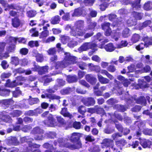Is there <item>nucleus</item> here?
I'll return each instance as SVG.
<instances>
[{
  "instance_id": "obj_49",
  "label": "nucleus",
  "mask_w": 152,
  "mask_h": 152,
  "mask_svg": "<svg viewBox=\"0 0 152 152\" xmlns=\"http://www.w3.org/2000/svg\"><path fill=\"white\" fill-rule=\"evenodd\" d=\"M96 25L97 23L96 22L94 21L91 22L89 23V24L88 25V28H87V29H93L96 26Z\"/></svg>"
},
{
  "instance_id": "obj_22",
  "label": "nucleus",
  "mask_w": 152,
  "mask_h": 152,
  "mask_svg": "<svg viewBox=\"0 0 152 152\" xmlns=\"http://www.w3.org/2000/svg\"><path fill=\"white\" fill-rule=\"evenodd\" d=\"M140 36L138 34H134L132 36L131 40L133 43L138 42L140 39Z\"/></svg>"
},
{
  "instance_id": "obj_41",
  "label": "nucleus",
  "mask_w": 152,
  "mask_h": 152,
  "mask_svg": "<svg viewBox=\"0 0 152 152\" xmlns=\"http://www.w3.org/2000/svg\"><path fill=\"white\" fill-rule=\"evenodd\" d=\"M127 45L128 43L126 41H122L121 42L120 44L116 45V48H121L123 47L126 46Z\"/></svg>"
},
{
  "instance_id": "obj_39",
  "label": "nucleus",
  "mask_w": 152,
  "mask_h": 152,
  "mask_svg": "<svg viewBox=\"0 0 152 152\" xmlns=\"http://www.w3.org/2000/svg\"><path fill=\"white\" fill-rule=\"evenodd\" d=\"M88 10L89 11V15L92 17H95L96 16L97 12L96 11L91 8H89Z\"/></svg>"
},
{
  "instance_id": "obj_14",
  "label": "nucleus",
  "mask_w": 152,
  "mask_h": 152,
  "mask_svg": "<svg viewBox=\"0 0 152 152\" xmlns=\"http://www.w3.org/2000/svg\"><path fill=\"white\" fill-rule=\"evenodd\" d=\"M99 81L102 84H107L109 82L110 80L107 78L103 77L99 74L97 75Z\"/></svg>"
},
{
  "instance_id": "obj_54",
  "label": "nucleus",
  "mask_w": 152,
  "mask_h": 152,
  "mask_svg": "<svg viewBox=\"0 0 152 152\" xmlns=\"http://www.w3.org/2000/svg\"><path fill=\"white\" fill-rule=\"evenodd\" d=\"M15 45H12L11 46H9L6 48L7 51L8 53L13 52L15 50Z\"/></svg>"
},
{
  "instance_id": "obj_4",
  "label": "nucleus",
  "mask_w": 152,
  "mask_h": 152,
  "mask_svg": "<svg viewBox=\"0 0 152 152\" xmlns=\"http://www.w3.org/2000/svg\"><path fill=\"white\" fill-rule=\"evenodd\" d=\"M101 148H104L108 147H111L115 151H118V149L116 148L115 146L114 145V142L113 140L110 139H104L101 143Z\"/></svg>"
},
{
  "instance_id": "obj_52",
  "label": "nucleus",
  "mask_w": 152,
  "mask_h": 152,
  "mask_svg": "<svg viewBox=\"0 0 152 152\" xmlns=\"http://www.w3.org/2000/svg\"><path fill=\"white\" fill-rule=\"evenodd\" d=\"M36 14V12L34 10H31L27 12L28 16L30 17H33L35 16Z\"/></svg>"
},
{
  "instance_id": "obj_19",
  "label": "nucleus",
  "mask_w": 152,
  "mask_h": 152,
  "mask_svg": "<svg viewBox=\"0 0 152 152\" xmlns=\"http://www.w3.org/2000/svg\"><path fill=\"white\" fill-rule=\"evenodd\" d=\"M43 133V131L38 127H36L34 128L31 132V134H34V135L37 134H38Z\"/></svg>"
},
{
  "instance_id": "obj_20",
  "label": "nucleus",
  "mask_w": 152,
  "mask_h": 152,
  "mask_svg": "<svg viewBox=\"0 0 152 152\" xmlns=\"http://www.w3.org/2000/svg\"><path fill=\"white\" fill-rule=\"evenodd\" d=\"M143 8L146 10H151L152 9V1H148L145 2L143 6Z\"/></svg>"
},
{
  "instance_id": "obj_30",
  "label": "nucleus",
  "mask_w": 152,
  "mask_h": 152,
  "mask_svg": "<svg viewBox=\"0 0 152 152\" xmlns=\"http://www.w3.org/2000/svg\"><path fill=\"white\" fill-rule=\"evenodd\" d=\"M122 36L124 38H126L130 35L129 29L128 28H125L122 33Z\"/></svg>"
},
{
  "instance_id": "obj_15",
  "label": "nucleus",
  "mask_w": 152,
  "mask_h": 152,
  "mask_svg": "<svg viewBox=\"0 0 152 152\" xmlns=\"http://www.w3.org/2000/svg\"><path fill=\"white\" fill-rule=\"evenodd\" d=\"M12 24L14 27H18L22 24L21 21L17 18H15L12 19Z\"/></svg>"
},
{
  "instance_id": "obj_16",
  "label": "nucleus",
  "mask_w": 152,
  "mask_h": 152,
  "mask_svg": "<svg viewBox=\"0 0 152 152\" xmlns=\"http://www.w3.org/2000/svg\"><path fill=\"white\" fill-rule=\"evenodd\" d=\"M83 10L82 8H79L75 9L73 13L72 14L73 17H79L83 14Z\"/></svg>"
},
{
  "instance_id": "obj_50",
  "label": "nucleus",
  "mask_w": 152,
  "mask_h": 152,
  "mask_svg": "<svg viewBox=\"0 0 152 152\" xmlns=\"http://www.w3.org/2000/svg\"><path fill=\"white\" fill-rule=\"evenodd\" d=\"M96 112L97 113L102 114V115L104 114V110L103 109L99 107L98 106H96Z\"/></svg>"
},
{
  "instance_id": "obj_8",
  "label": "nucleus",
  "mask_w": 152,
  "mask_h": 152,
  "mask_svg": "<svg viewBox=\"0 0 152 152\" xmlns=\"http://www.w3.org/2000/svg\"><path fill=\"white\" fill-rule=\"evenodd\" d=\"M82 102L85 105L88 106L93 105L95 103V101L92 97L83 98Z\"/></svg>"
},
{
  "instance_id": "obj_32",
  "label": "nucleus",
  "mask_w": 152,
  "mask_h": 152,
  "mask_svg": "<svg viewBox=\"0 0 152 152\" xmlns=\"http://www.w3.org/2000/svg\"><path fill=\"white\" fill-rule=\"evenodd\" d=\"M11 63L16 66L19 64V60L18 58L17 57H13L11 58Z\"/></svg>"
},
{
  "instance_id": "obj_11",
  "label": "nucleus",
  "mask_w": 152,
  "mask_h": 152,
  "mask_svg": "<svg viewBox=\"0 0 152 152\" xmlns=\"http://www.w3.org/2000/svg\"><path fill=\"white\" fill-rule=\"evenodd\" d=\"M22 84L21 83H18L16 82V80H15L12 82H10L9 79L7 80L6 83H5V86L7 87H14L17 85H22Z\"/></svg>"
},
{
  "instance_id": "obj_64",
  "label": "nucleus",
  "mask_w": 152,
  "mask_h": 152,
  "mask_svg": "<svg viewBox=\"0 0 152 152\" xmlns=\"http://www.w3.org/2000/svg\"><path fill=\"white\" fill-rule=\"evenodd\" d=\"M107 70L110 72H114L115 71L116 69L114 66L110 65L107 67Z\"/></svg>"
},
{
  "instance_id": "obj_44",
  "label": "nucleus",
  "mask_w": 152,
  "mask_h": 152,
  "mask_svg": "<svg viewBox=\"0 0 152 152\" xmlns=\"http://www.w3.org/2000/svg\"><path fill=\"white\" fill-rule=\"evenodd\" d=\"M28 45L31 47H33L34 46L37 47L39 46L38 42L37 41H30L28 42Z\"/></svg>"
},
{
  "instance_id": "obj_31",
  "label": "nucleus",
  "mask_w": 152,
  "mask_h": 152,
  "mask_svg": "<svg viewBox=\"0 0 152 152\" xmlns=\"http://www.w3.org/2000/svg\"><path fill=\"white\" fill-rule=\"evenodd\" d=\"M72 91V89L70 88H68L63 89L60 92L62 94H67L71 92Z\"/></svg>"
},
{
  "instance_id": "obj_59",
  "label": "nucleus",
  "mask_w": 152,
  "mask_h": 152,
  "mask_svg": "<svg viewBox=\"0 0 152 152\" xmlns=\"http://www.w3.org/2000/svg\"><path fill=\"white\" fill-rule=\"evenodd\" d=\"M37 61L41 62L43 60L42 55L40 54H38L36 56Z\"/></svg>"
},
{
  "instance_id": "obj_37",
  "label": "nucleus",
  "mask_w": 152,
  "mask_h": 152,
  "mask_svg": "<svg viewBox=\"0 0 152 152\" xmlns=\"http://www.w3.org/2000/svg\"><path fill=\"white\" fill-rule=\"evenodd\" d=\"M10 91L6 89H4L0 90V95L1 96H8L10 93Z\"/></svg>"
},
{
  "instance_id": "obj_24",
  "label": "nucleus",
  "mask_w": 152,
  "mask_h": 152,
  "mask_svg": "<svg viewBox=\"0 0 152 152\" xmlns=\"http://www.w3.org/2000/svg\"><path fill=\"white\" fill-rule=\"evenodd\" d=\"M151 21L150 20H147L144 22L142 24L140 25L139 29L141 30L144 28L147 27L151 23Z\"/></svg>"
},
{
  "instance_id": "obj_40",
  "label": "nucleus",
  "mask_w": 152,
  "mask_h": 152,
  "mask_svg": "<svg viewBox=\"0 0 152 152\" xmlns=\"http://www.w3.org/2000/svg\"><path fill=\"white\" fill-rule=\"evenodd\" d=\"M61 40L64 44H65L69 40V37L67 36L61 35Z\"/></svg>"
},
{
  "instance_id": "obj_5",
  "label": "nucleus",
  "mask_w": 152,
  "mask_h": 152,
  "mask_svg": "<svg viewBox=\"0 0 152 152\" xmlns=\"http://www.w3.org/2000/svg\"><path fill=\"white\" fill-rule=\"evenodd\" d=\"M44 123L48 126H54L56 125V120L51 114L48 115L47 119L45 120Z\"/></svg>"
},
{
  "instance_id": "obj_53",
  "label": "nucleus",
  "mask_w": 152,
  "mask_h": 152,
  "mask_svg": "<svg viewBox=\"0 0 152 152\" xmlns=\"http://www.w3.org/2000/svg\"><path fill=\"white\" fill-rule=\"evenodd\" d=\"M81 126V123L80 122L75 121L73 125V127L77 129H80Z\"/></svg>"
},
{
  "instance_id": "obj_57",
  "label": "nucleus",
  "mask_w": 152,
  "mask_h": 152,
  "mask_svg": "<svg viewBox=\"0 0 152 152\" xmlns=\"http://www.w3.org/2000/svg\"><path fill=\"white\" fill-rule=\"evenodd\" d=\"M6 43L4 42H0V53L4 51Z\"/></svg>"
},
{
  "instance_id": "obj_10",
  "label": "nucleus",
  "mask_w": 152,
  "mask_h": 152,
  "mask_svg": "<svg viewBox=\"0 0 152 152\" xmlns=\"http://www.w3.org/2000/svg\"><path fill=\"white\" fill-rule=\"evenodd\" d=\"M126 144V142L124 139H121V140L117 141L115 142V145L117 147L116 148L118 149V151H115L116 152H120L122 149V148Z\"/></svg>"
},
{
  "instance_id": "obj_61",
  "label": "nucleus",
  "mask_w": 152,
  "mask_h": 152,
  "mask_svg": "<svg viewBox=\"0 0 152 152\" xmlns=\"http://www.w3.org/2000/svg\"><path fill=\"white\" fill-rule=\"evenodd\" d=\"M85 140L87 141L91 142L94 141V139L91 136L88 135L85 136Z\"/></svg>"
},
{
  "instance_id": "obj_55",
  "label": "nucleus",
  "mask_w": 152,
  "mask_h": 152,
  "mask_svg": "<svg viewBox=\"0 0 152 152\" xmlns=\"http://www.w3.org/2000/svg\"><path fill=\"white\" fill-rule=\"evenodd\" d=\"M30 139L28 138V137H23L21 138L20 139V142L22 143H23L25 142H27V143L28 145V143L30 142H32L30 141L29 140Z\"/></svg>"
},
{
  "instance_id": "obj_9",
  "label": "nucleus",
  "mask_w": 152,
  "mask_h": 152,
  "mask_svg": "<svg viewBox=\"0 0 152 152\" xmlns=\"http://www.w3.org/2000/svg\"><path fill=\"white\" fill-rule=\"evenodd\" d=\"M35 69L34 70L37 71L39 74H42L48 72V66H45L43 67H40L39 66H35Z\"/></svg>"
},
{
  "instance_id": "obj_58",
  "label": "nucleus",
  "mask_w": 152,
  "mask_h": 152,
  "mask_svg": "<svg viewBox=\"0 0 152 152\" xmlns=\"http://www.w3.org/2000/svg\"><path fill=\"white\" fill-rule=\"evenodd\" d=\"M47 96L48 97L50 98H51L52 99H59L61 98L60 96L55 94L51 95L50 94H49V95H48Z\"/></svg>"
},
{
  "instance_id": "obj_2",
  "label": "nucleus",
  "mask_w": 152,
  "mask_h": 152,
  "mask_svg": "<svg viewBox=\"0 0 152 152\" xmlns=\"http://www.w3.org/2000/svg\"><path fill=\"white\" fill-rule=\"evenodd\" d=\"M65 56L63 62H58L56 63L55 67L56 69L64 68L76 63L75 57L71 56L69 53H65Z\"/></svg>"
},
{
  "instance_id": "obj_34",
  "label": "nucleus",
  "mask_w": 152,
  "mask_h": 152,
  "mask_svg": "<svg viewBox=\"0 0 152 152\" xmlns=\"http://www.w3.org/2000/svg\"><path fill=\"white\" fill-rule=\"evenodd\" d=\"M108 114H109L111 117L112 119L113 120L115 117L116 118L119 120H122L123 118L121 116L118 114H117V113H115L114 115L112 114V115L110 114L109 113Z\"/></svg>"
},
{
  "instance_id": "obj_51",
  "label": "nucleus",
  "mask_w": 152,
  "mask_h": 152,
  "mask_svg": "<svg viewBox=\"0 0 152 152\" xmlns=\"http://www.w3.org/2000/svg\"><path fill=\"white\" fill-rule=\"evenodd\" d=\"M127 23L129 26H131L136 24V20L133 21L132 18H130L127 21Z\"/></svg>"
},
{
  "instance_id": "obj_48",
  "label": "nucleus",
  "mask_w": 152,
  "mask_h": 152,
  "mask_svg": "<svg viewBox=\"0 0 152 152\" xmlns=\"http://www.w3.org/2000/svg\"><path fill=\"white\" fill-rule=\"evenodd\" d=\"M9 56V53L7 51L3 53H0V59H2L4 58H7Z\"/></svg>"
},
{
  "instance_id": "obj_47",
  "label": "nucleus",
  "mask_w": 152,
  "mask_h": 152,
  "mask_svg": "<svg viewBox=\"0 0 152 152\" xmlns=\"http://www.w3.org/2000/svg\"><path fill=\"white\" fill-rule=\"evenodd\" d=\"M43 133H40V134H37L34 135V138L35 140H42L44 138L43 134Z\"/></svg>"
},
{
  "instance_id": "obj_60",
  "label": "nucleus",
  "mask_w": 152,
  "mask_h": 152,
  "mask_svg": "<svg viewBox=\"0 0 152 152\" xmlns=\"http://www.w3.org/2000/svg\"><path fill=\"white\" fill-rule=\"evenodd\" d=\"M47 52L49 55H53L56 52V49L55 48H50L48 50Z\"/></svg>"
},
{
  "instance_id": "obj_28",
  "label": "nucleus",
  "mask_w": 152,
  "mask_h": 152,
  "mask_svg": "<svg viewBox=\"0 0 152 152\" xmlns=\"http://www.w3.org/2000/svg\"><path fill=\"white\" fill-rule=\"evenodd\" d=\"M44 31H42L40 36V37L43 38L47 37L49 34V31L46 30L47 27L46 26H44L43 27Z\"/></svg>"
},
{
  "instance_id": "obj_18",
  "label": "nucleus",
  "mask_w": 152,
  "mask_h": 152,
  "mask_svg": "<svg viewBox=\"0 0 152 152\" xmlns=\"http://www.w3.org/2000/svg\"><path fill=\"white\" fill-rule=\"evenodd\" d=\"M66 80L68 82L72 83L75 82L77 81V79L75 75H69L67 76Z\"/></svg>"
},
{
  "instance_id": "obj_42",
  "label": "nucleus",
  "mask_w": 152,
  "mask_h": 152,
  "mask_svg": "<svg viewBox=\"0 0 152 152\" xmlns=\"http://www.w3.org/2000/svg\"><path fill=\"white\" fill-rule=\"evenodd\" d=\"M110 23H109L105 22L101 25L102 29L105 30L110 28Z\"/></svg>"
},
{
  "instance_id": "obj_38",
  "label": "nucleus",
  "mask_w": 152,
  "mask_h": 152,
  "mask_svg": "<svg viewBox=\"0 0 152 152\" xmlns=\"http://www.w3.org/2000/svg\"><path fill=\"white\" fill-rule=\"evenodd\" d=\"M132 14L134 17L137 19L140 20L142 19L143 14L138 12L134 11Z\"/></svg>"
},
{
  "instance_id": "obj_27",
  "label": "nucleus",
  "mask_w": 152,
  "mask_h": 152,
  "mask_svg": "<svg viewBox=\"0 0 152 152\" xmlns=\"http://www.w3.org/2000/svg\"><path fill=\"white\" fill-rule=\"evenodd\" d=\"M10 144L17 145L19 143V142L15 137H12L8 140Z\"/></svg>"
},
{
  "instance_id": "obj_45",
  "label": "nucleus",
  "mask_w": 152,
  "mask_h": 152,
  "mask_svg": "<svg viewBox=\"0 0 152 152\" xmlns=\"http://www.w3.org/2000/svg\"><path fill=\"white\" fill-rule=\"evenodd\" d=\"M145 47H147V46H146L145 44L142 42L136 47V49L138 50H140L143 49Z\"/></svg>"
},
{
  "instance_id": "obj_3",
  "label": "nucleus",
  "mask_w": 152,
  "mask_h": 152,
  "mask_svg": "<svg viewBox=\"0 0 152 152\" xmlns=\"http://www.w3.org/2000/svg\"><path fill=\"white\" fill-rule=\"evenodd\" d=\"M84 26V21L81 20L77 21L74 26L75 30H72L71 32V35L77 37H82L85 33V30H82Z\"/></svg>"
},
{
  "instance_id": "obj_1",
  "label": "nucleus",
  "mask_w": 152,
  "mask_h": 152,
  "mask_svg": "<svg viewBox=\"0 0 152 152\" xmlns=\"http://www.w3.org/2000/svg\"><path fill=\"white\" fill-rule=\"evenodd\" d=\"M80 137V134L79 133H74L72 134L69 138L71 141L75 142L73 145L67 143V140L66 138H59L58 142L59 146L68 148L72 150L79 148L81 147V143L79 140Z\"/></svg>"
},
{
  "instance_id": "obj_63",
  "label": "nucleus",
  "mask_w": 152,
  "mask_h": 152,
  "mask_svg": "<svg viewBox=\"0 0 152 152\" xmlns=\"http://www.w3.org/2000/svg\"><path fill=\"white\" fill-rule=\"evenodd\" d=\"M21 91L19 89H17L16 90L13 92V95L15 97H17L21 94Z\"/></svg>"
},
{
  "instance_id": "obj_26",
  "label": "nucleus",
  "mask_w": 152,
  "mask_h": 152,
  "mask_svg": "<svg viewBox=\"0 0 152 152\" xmlns=\"http://www.w3.org/2000/svg\"><path fill=\"white\" fill-rule=\"evenodd\" d=\"M135 2H133L132 7L133 10L137 9L140 7V3L141 0H135Z\"/></svg>"
},
{
  "instance_id": "obj_6",
  "label": "nucleus",
  "mask_w": 152,
  "mask_h": 152,
  "mask_svg": "<svg viewBox=\"0 0 152 152\" xmlns=\"http://www.w3.org/2000/svg\"><path fill=\"white\" fill-rule=\"evenodd\" d=\"M40 146L39 145L30 142L28 146L27 147L26 150L28 152H41L39 149L33 150L34 148H39Z\"/></svg>"
},
{
  "instance_id": "obj_23",
  "label": "nucleus",
  "mask_w": 152,
  "mask_h": 152,
  "mask_svg": "<svg viewBox=\"0 0 152 152\" xmlns=\"http://www.w3.org/2000/svg\"><path fill=\"white\" fill-rule=\"evenodd\" d=\"M61 114L65 117H67L71 118L72 115L70 114L67 111L66 108H62L61 111Z\"/></svg>"
},
{
  "instance_id": "obj_13",
  "label": "nucleus",
  "mask_w": 152,
  "mask_h": 152,
  "mask_svg": "<svg viewBox=\"0 0 152 152\" xmlns=\"http://www.w3.org/2000/svg\"><path fill=\"white\" fill-rule=\"evenodd\" d=\"M140 143L142 146L144 148L147 147L150 148L151 145V142L148 140L142 139Z\"/></svg>"
},
{
  "instance_id": "obj_46",
  "label": "nucleus",
  "mask_w": 152,
  "mask_h": 152,
  "mask_svg": "<svg viewBox=\"0 0 152 152\" xmlns=\"http://www.w3.org/2000/svg\"><path fill=\"white\" fill-rule=\"evenodd\" d=\"M39 102V99L37 98H34L29 100V102L31 105L37 104Z\"/></svg>"
},
{
  "instance_id": "obj_17",
  "label": "nucleus",
  "mask_w": 152,
  "mask_h": 152,
  "mask_svg": "<svg viewBox=\"0 0 152 152\" xmlns=\"http://www.w3.org/2000/svg\"><path fill=\"white\" fill-rule=\"evenodd\" d=\"M116 47L115 48L113 45L112 43H109L104 46V48L106 51L108 52H112L114 51Z\"/></svg>"
},
{
  "instance_id": "obj_33",
  "label": "nucleus",
  "mask_w": 152,
  "mask_h": 152,
  "mask_svg": "<svg viewBox=\"0 0 152 152\" xmlns=\"http://www.w3.org/2000/svg\"><path fill=\"white\" fill-rule=\"evenodd\" d=\"M22 114L21 111L18 110H15L13 111L10 115L13 117H18L20 115Z\"/></svg>"
},
{
  "instance_id": "obj_25",
  "label": "nucleus",
  "mask_w": 152,
  "mask_h": 152,
  "mask_svg": "<svg viewBox=\"0 0 152 152\" xmlns=\"http://www.w3.org/2000/svg\"><path fill=\"white\" fill-rule=\"evenodd\" d=\"M90 66V68L92 71H94L97 72H99L101 70V68L100 66L97 65H94L91 64H89Z\"/></svg>"
},
{
  "instance_id": "obj_7",
  "label": "nucleus",
  "mask_w": 152,
  "mask_h": 152,
  "mask_svg": "<svg viewBox=\"0 0 152 152\" xmlns=\"http://www.w3.org/2000/svg\"><path fill=\"white\" fill-rule=\"evenodd\" d=\"M96 45L92 42H86L80 47L81 50L86 51L90 49H92L96 47Z\"/></svg>"
},
{
  "instance_id": "obj_29",
  "label": "nucleus",
  "mask_w": 152,
  "mask_h": 152,
  "mask_svg": "<svg viewBox=\"0 0 152 152\" xmlns=\"http://www.w3.org/2000/svg\"><path fill=\"white\" fill-rule=\"evenodd\" d=\"M60 21V18L59 16L57 15L53 17L51 19V23L53 24L58 23Z\"/></svg>"
},
{
  "instance_id": "obj_56",
  "label": "nucleus",
  "mask_w": 152,
  "mask_h": 152,
  "mask_svg": "<svg viewBox=\"0 0 152 152\" xmlns=\"http://www.w3.org/2000/svg\"><path fill=\"white\" fill-rule=\"evenodd\" d=\"M92 59L97 62L99 63L101 60V58L98 56L95 55L93 56L91 58Z\"/></svg>"
},
{
  "instance_id": "obj_35",
  "label": "nucleus",
  "mask_w": 152,
  "mask_h": 152,
  "mask_svg": "<svg viewBox=\"0 0 152 152\" xmlns=\"http://www.w3.org/2000/svg\"><path fill=\"white\" fill-rule=\"evenodd\" d=\"M2 120L4 122L10 123L11 122L12 119L11 117L8 115H4L2 117Z\"/></svg>"
},
{
  "instance_id": "obj_43",
  "label": "nucleus",
  "mask_w": 152,
  "mask_h": 152,
  "mask_svg": "<svg viewBox=\"0 0 152 152\" xmlns=\"http://www.w3.org/2000/svg\"><path fill=\"white\" fill-rule=\"evenodd\" d=\"M95 0H85L84 3L86 6H92L95 2Z\"/></svg>"
},
{
  "instance_id": "obj_12",
  "label": "nucleus",
  "mask_w": 152,
  "mask_h": 152,
  "mask_svg": "<svg viewBox=\"0 0 152 152\" xmlns=\"http://www.w3.org/2000/svg\"><path fill=\"white\" fill-rule=\"evenodd\" d=\"M86 80L92 85L95 84L97 81L96 79L93 77L92 75L88 74L86 76Z\"/></svg>"
},
{
  "instance_id": "obj_21",
  "label": "nucleus",
  "mask_w": 152,
  "mask_h": 152,
  "mask_svg": "<svg viewBox=\"0 0 152 152\" xmlns=\"http://www.w3.org/2000/svg\"><path fill=\"white\" fill-rule=\"evenodd\" d=\"M134 100L136 103L138 104H141L143 105L145 104L146 100L144 97H140L137 99H134Z\"/></svg>"
},
{
  "instance_id": "obj_62",
  "label": "nucleus",
  "mask_w": 152,
  "mask_h": 152,
  "mask_svg": "<svg viewBox=\"0 0 152 152\" xmlns=\"http://www.w3.org/2000/svg\"><path fill=\"white\" fill-rule=\"evenodd\" d=\"M32 128V127L29 125H26L24 126L22 128V130L23 131L26 132Z\"/></svg>"
},
{
  "instance_id": "obj_36",
  "label": "nucleus",
  "mask_w": 152,
  "mask_h": 152,
  "mask_svg": "<svg viewBox=\"0 0 152 152\" xmlns=\"http://www.w3.org/2000/svg\"><path fill=\"white\" fill-rule=\"evenodd\" d=\"M78 111L80 114H84L86 111V107L83 106H80L78 108Z\"/></svg>"
}]
</instances>
